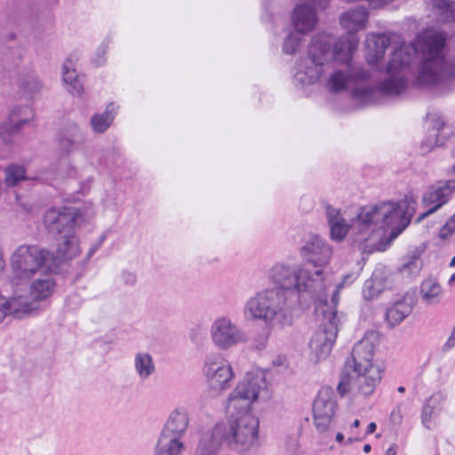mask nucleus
<instances>
[{
	"label": "nucleus",
	"instance_id": "f257e3e1",
	"mask_svg": "<svg viewBox=\"0 0 455 455\" xmlns=\"http://www.w3.org/2000/svg\"><path fill=\"white\" fill-rule=\"evenodd\" d=\"M445 41L443 32L427 29L413 43L396 47L385 68L387 78L375 87H357L354 97L363 103H376L381 97L398 95L408 85L416 56L420 60L414 76L419 84H435L455 76V58L445 60L443 56Z\"/></svg>",
	"mask_w": 455,
	"mask_h": 455
},
{
	"label": "nucleus",
	"instance_id": "f03ea898",
	"mask_svg": "<svg viewBox=\"0 0 455 455\" xmlns=\"http://www.w3.org/2000/svg\"><path fill=\"white\" fill-rule=\"evenodd\" d=\"M321 275L319 270L314 277L303 267L275 264L268 271V278L276 287L263 289L246 301L245 319L262 322L267 327L290 324L294 307L325 289L327 284L319 277Z\"/></svg>",
	"mask_w": 455,
	"mask_h": 455
},
{
	"label": "nucleus",
	"instance_id": "7ed1b4c3",
	"mask_svg": "<svg viewBox=\"0 0 455 455\" xmlns=\"http://www.w3.org/2000/svg\"><path fill=\"white\" fill-rule=\"evenodd\" d=\"M416 204L412 196H406L400 202L386 201L364 206L349 221L339 210L328 206L326 217L331 237L339 242L350 234L353 243L363 251H380L386 237V228H393L390 235L393 239L395 238L409 225Z\"/></svg>",
	"mask_w": 455,
	"mask_h": 455
},
{
	"label": "nucleus",
	"instance_id": "20e7f679",
	"mask_svg": "<svg viewBox=\"0 0 455 455\" xmlns=\"http://www.w3.org/2000/svg\"><path fill=\"white\" fill-rule=\"evenodd\" d=\"M369 13L365 6H356L348 9L339 19L341 27L347 34L341 36L339 41L335 36L327 33H321L313 36L309 45L311 58L307 63H314L315 66L306 67L305 73H299L298 78L306 82L315 81L321 72V65L336 57L339 60H348L353 52L356 50L359 39L355 33L366 28Z\"/></svg>",
	"mask_w": 455,
	"mask_h": 455
},
{
	"label": "nucleus",
	"instance_id": "39448f33",
	"mask_svg": "<svg viewBox=\"0 0 455 455\" xmlns=\"http://www.w3.org/2000/svg\"><path fill=\"white\" fill-rule=\"evenodd\" d=\"M223 443L240 454L256 451L260 446L259 418L243 414L216 423L203 434L196 455H215Z\"/></svg>",
	"mask_w": 455,
	"mask_h": 455
},
{
	"label": "nucleus",
	"instance_id": "423d86ee",
	"mask_svg": "<svg viewBox=\"0 0 455 455\" xmlns=\"http://www.w3.org/2000/svg\"><path fill=\"white\" fill-rule=\"evenodd\" d=\"M379 337L377 331H368L355 346L351 354V361L347 367L354 369L355 376L347 380L342 379L338 385L341 395L351 392L354 395H371L381 380V370L371 363L374 348L379 344Z\"/></svg>",
	"mask_w": 455,
	"mask_h": 455
},
{
	"label": "nucleus",
	"instance_id": "0eeeda50",
	"mask_svg": "<svg viewBox=\"0 0 455 455\" xmlns=\"http://www.w3.org/2000/svg\"><path fill=\"white\" fill-rule=\"evenodd\" d=\"M300 256L307 263L314 266L315 270L311 271L307 267L299 265L295 267H303L307 269L310 275L315 276V272L322 271L321 279L326 283V287L323 291L319 292L318 296H312L311 299L318 300L327 306L328 297L330 290L331 291V301L336 306L339 300V292L345 286L347 283H352L355 280L356 275L352 273L344 276L343 281L336 285L333 284L332 275L329 272L324 271L323 267L327 266L332 256V248L323 239L318 235H314L305 242L300 248Z\"/></svg>",
	"mask_w": 455,
	"mask_h": 455
},
{
	"label": "nucleus",
	"instance_id": "6e6552de",
	"mask_svg": "<svg viewBox=\"0 0 455 455\" xmlns=\"http://www.w3.org/2000/svg\"><path fill=\"white\" fill-rule=\"evenodd\" d=\"M83 221L79 211L74 207H52L44 215L43 223L49 232L61 235L56 255V268L61 261L70 260L80 253L76 228Z\"/></svg>",
	"mask_w": 455,
	"mask_h": 455
},
{
	"label": "nucleus",
	"instance_id": "1a4fd4ad",
	"mask_svg": "<svg viewBox=\"0 0 455 455\" xmlns=\"http://www.w3.org/2000/svg\"><path fill=\"white\" fill-rule=\"evenodd\" d=\"M270 391L263 372L247 373L229 394L226 403L228 419L252 414L251 404L256 401H267Z\"/></svg>",
	"mask_w": 455,
	"mask_h": 455
},
{
	"label": "nucleus",
	"instance_id": "9d476101",
	"mask_svg": "<svg viewBox=\"0 0 455 455\" xmlns=\"http://www.w3.org/2000/svg\"><path fill=\"white\" fill-rule=\"evenodd\" d=\"M56 261L52 251L36 245L24 244L13 251L11 267L16 278L26 280L36 274L55 271Z\"/></svg>",
	"mask_w": 455,
	"mask_h": 455
},
{
	"label": "nucleus",
	"instance_id": "9b49d317",
	"mask_svg": "<svg viewBox=\"0 0 455 455\" xmlns=\"http://www.w3.org/2000/svg\"><path fill=\"white\" fill-rule=\"evenodd\" d=\"M310 58H311V56H310V53L308 52V57L301 60L297 64V67H296V73L294 75V78L297 82L300 83L302 85L316 83L323 73L324 66L328 65L332 60H335L337 62H341L346 65V68L344 70L334 71L327 82V88L329 91H331L332 92H339L344 91L345 89H347V87L348 86V84L351 82L358 80V79H366L369 76L368 71H366L363 68L355 67L351 63L352 57L348 60L345 61L342 60H339L338 58H336L334 56L331 60L324 61V63L321 65L322 72H321L319 77L315 81H314V82L302 81L297 77L299 73H302V74L305 73L307 66L311 67V68H313L315 66L314 63L307 62Z\"/></svg>",
	"mask_w": 455,
	"mask_h": 455
},
{
	"label": "nucleus",
	"instance_id": "f8f14e48",
	"mask_svg": "<svg viewBox=\"0 0 455 455\" xmlns=\"http://www.w3.org/2000/svg\"><path fill=\"white\" fill-rule=\"evenodd\" d=\"M331 304L327 310L323 309V323L314 332L309 341L310 356L315 362L323 360L329 355L341 323L342 315L333 309L336 306L331 302Z\"/></svg>",
	"mask_w": 455,
	"mask_h": 455
},
{
	"label": "nucleus",
	"instance_id": "ddd939ff",
	"mask_svg": "<svg viewBox=\"0 0 455 455\" xmlns=\"http://www.w3.org/2000/svg\"><path fill=\"white\" fill-rule=\"evenodd\" d=\"M202 373L208 388L218 395L231 387L235 377L231 363L220 353L206 355Z\"/></svg>",
	"mask_w": 455,
	"mask_h": 455
},
{
	"label": "nucleus",
	"instance_id": "4468645a",
	"mask_svg": "<svg viewBox=\"0 0 455 455\" xmlns=\"http://www.w3.org/2000/svg\"><path fill=\"white\" fill-rule=\"evenodd\" d=\"M210 335L213 345L220 350H228L245 340L243 331L225 315L213 321Z\"/></svg>",
	"mask_w": 455,
	"mask_h": 455
},
{
	"label": "nucleus",
	"instance_id": "2eb2a0df",
	"mask_svg": "<svg viewBox=\"0 0 455 455\" xmlns=\"http://www.w3.org/2000/svg\"><path fill=\"white\" fill-rule=\"evenodd\" d=\"M337 410L335 395L331 388L322 387L313 403L314 423L320 434H329Z\"/></svg>",
	"mask_w": 455,
	"mask_h": 455
},
{
	"label": "nucleus",
	"instance_id": "dca6fc26",
	"mask_svg": "<svg viewBox=\"0 0 455 455\" xmlns=\"http://www.w3.org/2000/svg\"><path fill=\"white\" fill-rule=\"evenodd\" d=\"M328 3L329 0H307V3L297 5L291 16L294 30L304 35L311 32L317 22L315 7L324 9Z\"/></svg>",
	"mask_w": 455,
	"mask_h": 455
},
{
	"label": "nucleus",
	"instance_id": "f3484780",
	"mask_svg": "<svg viewBox=\"0 0 455 455\" xmlns=\"http://www.w3.org/2000/svg\"><path fill=\"white\" fill-rule=\"evenodd\" d=\"M455 193V180L439 182L427 188L423 195L422 202L428 210L419 215L417 221L436 212L445 204Z\"/></svg>",
	"mask_w": 455,
	"mask_h": 455
},
{
	"label": "nucleus",
	"instance_id": "a211bd4d",
	"mask_svg": "<svg viewBox=\"0 0 455 455\" xmlns=\"http://www.w3.org/2000/svg\"><path fill=\"white\" fill-rule=\"evenodd\" d=\"M445 397L442 393L432 395L424 403L421 411V422L427 429L436 426V419L444 407Z\"/></svg>",
	"mask_w": 455,
	"mask_h": 455
},
{
	"label": "nucleus",
	"instance_id": "6ab92c4d",
	"mask_svg": "<svg viewBox=\"0 0 455 455\" xmlns=\"http://www.w3.org/2000/svg\"><path fill=\"white\" fill-rule=\"evenodd\" d=\"M365 44L368 63L377 66L390 44V38L385 34H369L366 36Z\"/></svg>",
	"mask_w": 455,
	"mask_h": 455
},
{
	"label": "nucleus",
	"instance_id": "aec40b11",
	"mask_svg": "<svg viewBox=\"0 0 455 455\" xmlns=\"http://www.w3.org/2000/svg\"><path fill=\"white\" fill-rule=\"evenodd\" d=\"M183 438L161 431L155 448V455H182L186 451Z\"/></svg>",
	"mask_w": 455,
	"mask_h": 455
},
{
	"label": "nucleus",
	"instance_id": "412c9836",
	"mask_svg": "<svg viewBox=\"0 0 455 455\" xmlns=\"http://www.w3.org/2000/svg\"><path fill=\"white\" fill-rule=\"evenodd\" d=\"M34 110L28 105H18L12 108L8 117L4 123L7 124L9 133L18 132L24 125L34 118Z\"/></svg>",
	"mask_w": 455,
	"mask_h": 455
},
{
	"label": "nucleus",
	"instance_id": "4be33fe9",
	"mask_svg": "<svg viewBox=\"0 0 455 455\" xmlns=\"http://www.w3.org/2000/svg\"><path fill=\"white\" fill-rule=\"evenodd\" d=\"M189 425L188 412L185 408L173 410L161 431L184 437Z\"/></svg>",
	"mask_w": 455,
	"mask_h": 455
},
{
	"label": "nucleus",
	"instance_id": "5701e85b",
	"mask_svg": "<svg viewBox=\"0 0 455 455\" xmlns=\"http://www.w3.org/2000/svg\"><path fill=\"white\" fill-rule=\"evenodd\" d=\"M84 139L80 127L76 123L68 124L60 134V148L66 153H71L79 148Z\"/></svg>",
	"mask_w": 455,
	"mask_h": 455
},
{
	"label": "nucleus",
	"instance_id": "b1692460",
	"mask_svg": "<svg viewBox=\"0 0 455 455\" xmlns=\"http://www.w3.org/2000/svg\"><path fill=\"white\" fill-rule=\"evenodd\" d=\"M133 367L138 378L142 381L148 380L156 371L153 356L146 351L135 354Z\"/></svg>",
	"mask_w": 455,
	"mask_h": 455
},
{
	"label": "nucleus",
	"instance_id": "393cba45",
	"mask_svg": "<svg viewBox=\"0 0 455 455\" xmlns=\"http://www.w3.org/2000/svg\"><path fill=\"white\" fill-rule=\"evenodd\" d=\"M411 301L403 299L390 306L386 311V320L390 327L400 324L411 312Z\"/></svg>",
	"mask_w": 455,
	"mask_h": 455
},
{
	"label": "nucleus",
	"instance_id": "a878e982",
	"mask_svg": "<svg viewBox=\"0 0 455 455\" xmlns=\"http://www.w3.org/2000/svg\"><path fill=\"white\" fill-rule=\"evenodd\" d=\"M50 272L42 273L43 277L34 280L30 286V295L35 300H43L50 297L54 290L55 283Z\"/></svg>",
	"mask_w": 455,
	"mask_h": 455
},
{
	"label": "nucleus",
	"instance_id": "bb28decb",
	"mask_svg": "<svg viewBox=\"0 0 455 455\" xmlns=\"http://www.w3.org/2000/svg\"><path fill=\"white\" fill-rule=\"evenodd\" d=\"M63 83L67 90L73 95H80L83 91V84L74 64L71 60L68 59L62 67Z\"/></svg>",
	"mask_w": 455,
	"mask_h": 455
},
{
	"label": "nucleus",
	"instance_id": "cd10ccee",
	"mask_svg": "<svg viewBox=\"0 0 455 455\" xmlns=\"http://www.w3.org/2000/svg\"><path fill=\"white\" fill-rule=\"evenodd\" d=\"M43 89V84L35 74L21 77L18 84V93L26 100H33Z\"/></svg>",
	"mask_w": 455,
	"mask_h": 455
},
{
	"label": "nucleus",
	"instance_id": "c85d7f7f",
	"mask_svg": "<svg viewBox=\"0 0 455 455\" xmlns=\"http://www.w3.org/2000/svg\"><path fill=\"white\" fill-rule=\"evenodd\" d=\"M419 295L428 305L437 304L443 295L441 285L434 279H426L421 283Z\"/></svg>",
	"mask_w": 455,
	"mask_h": 455
},
{
	"label": "nucleus",
	"instance_id": "c756f323",
	"mask_svg": "<svg viewBox=\"0 0 455 455\" xmlns=\"http://www.w3.org/2000/svg\"><path fill=\"white\" fill-rule=\"evenodd\" d=\"M432 12L443 22L455 21V2L451 0H432Z\"/></svg>",
	"mask_w": 455,
	"mask_h": 455
},
{
	"label": "nucleus",
	"instance_id": "7c9ffc66",
	"mask_svg": "<svg viewBox=\"0 0 455 455\" xmlns=\"http://www.w3.org/2000/svg\"><path fill=\"white\" fill-rule=\"evenodd\" d=\"M115 118V105L109 104L102 114H95L92 116L90 124L93 132H104Z\"/></svg>",
	"mask_w": 455,
	"mask_h": 455
},
{
	"label": "nucleus",
	"instance_id": "2f4dec72",
	"mask_svg": "<svg viewBox=\"0 0 455 455\" xmlns=\"http://www.w3.org/2000/svg\"><path fill=\"white\" fill-rule=\"evenodd\" d=\"M8 307L10 315L17 318H20L37 308V306L34 302H29L28 299L24 297L8 299Z\"/></svg>",
	"mask_w": 455,
	"mask_h": 455
},
{
	"label": "nucleus",
	"instance_id": "473e14b6",
	"mask_svg": "<svg viewBox=\"0 0 455 455\" xmlns=\"http://www.w3.org/2000/svg\"><path fill=\"white\" fill-rule=\"evenodd\" d=\"M445 129L444 123L437 118L433 128L429 131V135L421 143L422 153L429 152L435 146H441L443 142L440 140V132Z\"/></svg>",
	"mask_w": 455,
	"mask_h": 455
},
{
	"label": "nucleus",
	"instance_id": "72a5a7b5",
	"mask_svg": "<svg viewBox=\"0 0 455 455\" xmlns=\"http://www.w3.org/2000/svg\"><path fill=\"white\" fill-rule=\"evenodd\" d=\"M384 290V283L380 277H378L374 272L371 279L364 283L363 288V298L367 300L376 299Z\"/></svg>",
	"mask_w": 455,
	"mask_h": 455
},
{
	"label": "nucleus",
	"instance_id": "f704fd0d",
	"mask_svg": "<svg viewBox=\"0 0 455 455\" xmlns=\"http://www.w3.org/2000/svg\"><path fill=\"white\" fill-rule=\"evenodd\" d=\"M5 174V182L8 186L13 187L17 185L20 181L26 179V172L24 167L11 164L4 170Z\"/></svg>",
	"mask_w": 455,
	"mask_h": 455
},
{
	"label": "nucleus",
	"instance_id": "c9c22d12",
	"mask_svg": "<svg viewBox=\"0 0 455 455\" xmlns=\"http://www.w3.org/2000/svg\"><path fill=\"white\" fill-rule=\"evenodd\" d=\"M303 35L296 30L291 32L284 39L283 50L286 54H294L303 42Z\"/></svg>",
	"mask_w": 455,
	"mask_h": 455
},
{
	"label": "nucleus",
	"instance_id": "e433bc0d",
	"mask_svg": "<svg viewBox=\"0 0 455 455\" xmlns=\"http://www.w3.org/2000/svg\"><path fill=\"white\" fill-rule=\"evenodd\" d=\"M26 54V50L23 47H15L9 51V54L3 60L4 64L9 68H18L22 63Z\"/></svg>",
	"mask_w": 455,
	"mask_h": 455
},
{
	"label": "nucleus",
	"instance_id": "4c0bfd02",
	"mask_svg": "<svg viewBox=\"0 0 455 455\" xmlns=\"http://www.w3.org/2000/svg\"><path fill=\"white\" fill-rule=\"evenodd\" d=\"M421 267V263L418 256L414 255L409 258L403 265L401 266V272L407 273L408 275H414L419 272Z\"/></svg>",
	"mask_w": 455,
	"mask_h": 455
},
{
	"label": "nucleus",
	"instance_id": "58836bf2",
	"mask_svg": "<svg viewBox=\"0 0 455 455\" xmlns=\"http://www.w3.org/2000/svg\"><path fill=\"white\" fill-rule=\"evenodd\" d=\"M360 420L355 419L353 423L350 425L349 429L347 430V439L346 443H352L354 442H359L363 439V435H362L361 431L359 430Z\"/></svg>",
	"mask_w": 455,
	"mask_h": 455
},
{
	"label": "nucleus",
	"instance_id": "ea45409f",
	"mask_svg": "<svg viewBox=\"0 0 455 455\" xmlns=\"http://www.w3.org/2000/svg\"><path fill=\"white\" fill-rule=\"evenodd\" d=\"M455 233V213L446 221L439 231V237L443 240L450 238Z\"/></svg>",
	"mask_w": 455,
	"mask_h": 455
},
{
	"label": "nucleus",
	"instance_id": "a19ab883",
	"mask_svg": "<svg viewBox=\"0 0 455 455\" xmlns=\"http://www.w3.org/2000/svg\"><path fill=\"white\" fill-rule=\"evenodd\" d=\"M189 338L193 342H200L205 338V332L200 327L192 328Z\"/></svg>",
	"mask_w": 455,
	"mask_h": 455
},
{
	"label": "nucleus",
	"instance_id": "79ce46f5",
	"mask_svg": "<svg viewBox=\"0 0 455 455\" xmlns=\"http://www.w3.org/2000/svg\"><path fill=\"white\" fill-rule=\"evenodd\" d=\"M10 315L8 299L0 295V322Z\"/></svg>",
	"mask_w": 455,
	"mask_h": 455
},
{
	"label": "nucleus",
	"instance_id": "37998d69",
	"mask_svg": "<svg viewBox=\"0 0 455 455\" xmlns=\"http://www.w3.org/2000/svg\"><path fill=\"white\" fill-rule=\"evenodd\" d=\"M122 281L126 284V285H129V286H132L136 283L137 282V276L134 273H132V272H123L122 273Z\"/></svg>",
	"mask_w": 455,
	"mask_h": 455
},
{
	"label": "nucleus",
	"instance_id": "c03bdc74",
	"mask_svg": "<svg viewBox=\"0 0 455 455\" xmlns=\"http://www.w3.org/2000/svg\"><path fill=\"white\" fill-rule=\"evenodd\" d=\"M267 343V335H263L259 339L253 341V347L257 350H262L266 347Z\"/></svg>",
	"mask_w": 455,
	"mask_h": 455
},
{
	"label": "nucleus",
	"instance_id": "a18cd8bd",
	"mask_svg": "<svg viewBox=\"0 0 455 455\" xmlns=\"http://www.w3.org/2000/svg\"><path fill=\"white\" fill-rule=\"evenodd\" d=\"M454 347H455V326H454V329H453L451 336L449 337L448 340L444 344L443 348H444V350H450Z\"/></svg>",
	"mask_w": 455,
	"mask_h": 455
},
{
	"label": "nucleus",
	"instance_id": "49530a36",
	"mask_svg": "<svg viewBox=\"0 0 455 455\" xmlns=\"http://www.w3.org/2000/svg\"><path fill=\"white\" fill-rule=\"evenodd\" d=\"M390 419L393 424L399 425L402 422V415L399 410H394L390 415Z\"/></svg>",
	"mask_w": 455,
	"mask_h": 455
},
{
	"label": "nucleus",
	"instance_id": "de8ad7c7",
	"mask_svg": "<svg viewBox=\"0 0 455 455\" xmlns=\"http://www.w3.org/2000/svg\"><path fill=\"white\" fill-rule=\"evenodd\" d=\"M367 1L372 7L377 8V7L382 6L384 4H387V3H389L390 0H367Z\"/></svg>",
	"mask_w": 455,
	"mask_h": 455
},
{
	"label": "nucleus",
	"instance_id": "09e8293b",
	"mask_svg": "<svg viewBox=\"0 0 455 455\" xmlns=\"http://www.w3.org/2000/svg\"><path fill=\"white\" fill-rule=\"evenodd\" d=\"M105 239V236L102 235L100 240L98 241V243L96 244H94L89 251V257L92 256L102 244L103 241Z\"/></svg>",
	"mask_w": 455,
	"mask_h": 455
},
{
	"label": "nucleus",
	"instance_id": "8fccbe9b",
	"mask_svg": "<svg viewBox=\"0 0 455 455\" xmlns=\"http://www.w3.org/2000/svg\"><path fill=\"white\" fill-rule=\"evenodd\" d=\"M376 428H377L376 424L374 422H371L367 427L366 432L364 434H362V435H363V438H364L366 435L374 433Z\"/></svg>",
	"mask_w": 455,
	"mask_h": 455
},
{
	"label": "nucleus",
	"instance_id": "3c124183",
	"mask_svg": "<svg viewBox=\"0 0 455 455\" xmlns=\"http://www.w3.org/2000/svg\"><path fill=\"white\" fill-rule=\"evenodd\" d=\"M6 127H7L6 123H4V121L0 122V136H4L5 134H10Z\"/></svg>",
	"mask_w": 455,
	"mask_h": 455
},
{
	"label": "nucleus",
	"instance_id": "603ef678",
	"mask_svg": "<svg viewBox=\"0 0 455 455\" xmlns=\"http://www.w3.org/2000/svg\"><path fill=\"white\" fill-rule=\"evenodd\" d=\"M386 455H396V446L395 445H392L390 446L387 451H386Z\"/></svg>",
	"mask_w": 455,
	"mask_h": 455
},
{
	"label": "nucleus",
	"instance_id": "864d4df0",
	"mask_svg": "<svg viewBox=\"0 0 455 455\" xmlns=\"http://www.w3.org/2000/svg\"><path fill=\"white\" fill-rule=\"evenodd\" d=\"M344 439H345V436H344V435H343L342 433H340V432H339V433L336 435V436H335V440H336V442H338L339 443H343Z\"/></svg>",
	"mask_w": 455,
	"mask_h": 455
},
{
	"label": "nucleus",
	"instance_id": "5fc2aeb1",
	"mask_svg": "<svg viewBox=\"0 0 455 455\" xmlns=\"http://www.w3.org/2000/svg\"><path fill=\"white\" fill-rule=\"evenodd\" d=\"M6 41H13L16 39V34L14 32H12V33H9L7 36H6Z\"/></svg>",
	"mask_w": 455,
	"mask_h": 455
},
{
	"label": "nucleus",
	"instance_id": "6e6d98bb",
	"mask_svg": "<svg viewBox=\"0 0 455 455\" xmlns=\"http://www.w3.org/2000/svg\"><path fill=\"white\" fill-rule=\"evenodd\" d=\"M104 60H105L104 57H101V58H100V59H99V60H94V62H95V64H96L97 66H100V65H101V64L104 62Z\"/></svg>",
	"mask_w": 455,
	"mask_h": 455
},
{
	"label": "nucleus",
	"instance_id": "4d7b16f0",
	"mask_svg": "<svg viewBox=\"0 0 455 455\" xmlns=\"http://www.w3.org/2000/svg\"><path fill=\"white\" fill-rule=\"evenodd\" d=\"M371 446L370 444H365V445L363 446V451H364V452L368 453V452H370V451H371Z\"/></svg>",
	"mask_w": 455,
	"mask_h": 455
},
{
	"label": "nucleus",
	"instance_id": "13d9d810",
	"mask_svg": "<svg viewBox=\"0 0 455 455\" xmlns=\"http://www.w3.org/2000/svg\"><path fill=\"white\" fill-rule=\"evenodd\" d=\"M449 265H450L451 267H455V256L452 257V259H451V260Z\"/></svg>",
	"mask_w": 455,
	"mask_h": 455
},
{
	"label": "nucleus",
	"instance_id": "bf43d9fd",
	"mask_svg": "<svg viewBox=\"0 0 455 455\" xmlns=\"http://www.w3.org/2000/svg\"><path fill=\"white\" fill-rule=\"evenodd\" d=\"M397 390L400 393H403L405 391V388L403 387H399Z\"/></svg>",
	"mask_w": 455,
	"mask_h": 455
},
{
	"label": "nucleus",
	"instance_id": "052dcab7",
	"mask_svg": "<svg viewBox=\"0 0 455 455\" xmlns=\"http://www.w3.org/2000/svg\"><path fill=\"white\" fill-rule=\"evenodd\" d=\"M455 282V274H453L450 278V283Z\"/></svg>",
	"mask_w": 455,
	"mask_h": 455
},
{
	"label": "nucleus",
	"instance_id": "680f3d73",
	"mask_svg": "<svg viewBox=\"0 0 455 455\" xmlns=\"http://www.w3.org/2000/svg\"><path fill=\"white\" fill-rule=\"evenodd\" d=\"M99 51H101L102 53L104 54L105 53V46L101 45V47L99 49Z\"/></svg>",
	"mask_w": 455,
	"mask_h": 455
}]
</instances>
